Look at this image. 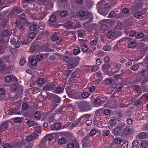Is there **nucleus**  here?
<instances>
[{
	"label": "nucleus",
	"mask_w": 148,
	"mask_h": 148,
	"mask_svg": "<svg viewBox=\"0 0 148 148\" xmlns=\"http://www.w3.org/2000/svg\"><path fill=\"white\" fill-rule=\"evenodd\" d=\"M54 101L53 102L59 104L61 101V98L57 95H53Z\"/></svg>",
	"instance_id": "obj_23"
},
{
	"label": "nucleus",
	"mask_w": 148,
	"mask_h": 148,
	"mask_svg": "<svg viewBox=\"0 0 148 148\" xmlns=\"http://www.w3.org/2000/svg\"><path fill=\"white\" fill-rule=\"evenodd\" d=\"M37 27L36 24H31L29 27V29L30 30L33 31L35 30Z\"/></svg>",
	"instance_id": "obj_53"
},
{
	"label": "nucleus",
	"mask_w": 148,
	"mask_h": 148,
	"mask_svg": "<svg viewBox=\"0 0 148 148\" xmlns=\"http://www.w3.org/2000/svg\"><path fill=\"white\" fill-rule=\"evenodd\" d=\"M25 63V60L24 58H22L19 61V64L21 66H23Z\"/></svg>",
	"instance_id": "obj_62"
},
{
	"label": "nucleus",
	"mask_w": 148,
	"mask_h": 148,
	"mask_svg": "<svg viewBox=\"0 0 148 148\" xmlns=\"http://www.w3.org/2000/svg\"><path fill=\"white\" fill-rule=\"evenodd\" d=\"M68 14V11L66 10H62L60 13V15L62 17H66Z\"/></svg>",
	"instance_id": "obj_40"
},
{
	"label": "nucleus",
	"mask_w": 148,
	"mask_h": 148,
	"mask_svg": "<svg viewBox=\"0 0 148 148\" xmlns=\"http://www.w3.org/2000/svg\"><path fill=\"white\" fill-rule=\"evenodd\" d=\"M20 109L19 108L17 107L13 109H11L9 112L10 115L15 114H21L22 112L19 111Z\"/></svg>",
	"instance_id": "obj_11"
},
{
	"label": "nucleus",
	"mask_w": 148,
	"mask_h": 148,
	"mask_svg": "<svg viewBox=\"0 0 148 148\" xmlns=\"http://www.w3.org/2000/svg\"><path fill=\"white\" fill-rule=\"evenodd\" d=\"M77 70L76 69L71 74V77L70 78V80L71 81L72 79L75 78L76 77V76L77 75Z\"/></svg>",
	"instance_id": "obj_42"
},
{
	"label": "nucleus",
	"mask_w": 148,
	"mask_h": 148,
	"mask_svg": "<svg viewBox=\"0 0 148 148\" xmlns=\"http://www.w3.org/2000/svg\"><path fill=\"white\" fill-rule=\"evenodd\" d=\"M26 124L29 126L31 127L34 125V121L31 120H27V122L25 121Z\"/></svg>",
	"instance_id": "obj_45"
},
{
	"label": "nucleus",
	"mask_w": 148,
	"mask_h": 148,
	"mask_svg": "<svg viewBox=\"0 0 148 148\" xmlns=\"http://www.w3.org/2000/svg\"><path fill=\"white\" fill-rule=\"evenodd\" d=\"M64 89V88L62 86L61 87L60 86H58L57 87L56 86L53 92L57 94H60L63 92Z\"/></svg>",
	"instance_id": "obj_16"
},
{
	"label": "nucleus",
	"mask_w": 148,
	"mask_h": 148,
	"mask_svg": "<svg viewBox=\"0 0 148 148\" xmlns=\"http://www.w3.org/2000/svg\"><path fill=\"white\" fill-rule=\"evenodd\" d=\"M83 147H86L90 145V140L88 138H84L82 140Z\"/></svg>",
	"instance_id": "obj_13"
},
{
	"label": "nucleus",
	"mask_w": 148,
	"mask_h": 148,
	"mask_svg": "<svg viewBox=\"0 0 148 148\" xmlns=\"http://www.w3.org/2000/svg\"><path fill=\"white\" fill-rule=\"evenodd\" d=\"M37 83L38 84L40 85H43L45 83V80L43 78H40L38 79Z\"/></svg>",
	"instance_id": "obj_59"
},
{
	"label": "nucleus",
	"mask_w": 148,
	"mask_h": 148,
	"mask_svg": "<svg viewBox=\"0 0 148 148\" xmlns=\"http://www.w3.org/2000/svg\"><path fill=\"white\" fill-rule=\"evenodd\" d=\"M28 108V105L27 103H23L22 107V111H24Z\"/></svg>",
	"instance_id": "obj_55"
},
{
	"label": "nucleus",
	"mask_w": 148,
	"mask_h": 148,
	"mask_svg": "<svg viewBox=\"0 0 148 148\" xmlns=\"http://www.w3.org/2000/svg\"><path fill=\"white\" fill-rule=\"evenodd\" d=\"M142 15L143 14L142 12L140 11H138L137 12L134 14V16L135 17L138 18L141 17L142 16Z\"/></svg>",
	"instance_id": "obj_51"
},
{
	"label": "nucleus",
	"mask_w": 148,
	"mask_h": 148,
	"mask_svg": "<svg viewBox=\"0 0 148 148\" xmlns=\"http://www.w3.org/2000/svg\"><path fill=\"white\" fill-rule=\"evenodd\" d=\"M31 47L32 51L35 52L38 51L39 49V47L38 45H35L34 43L32 44Z\"/></svg>",
	"instance_id": "obj_18"
},
{
	"label": "nucleus",
	"mask_w": 148,
	"mask_h": 148,
	"mask_svg": "<svg viewBox=\"0 0 148 148\" xmlns=\"http://www.w3.org/2000/svg\"><path fill=\"white\" fill-rule=\"evenodd\" d=\"M97 9L98 13L104 16H106L111 10L110 4L105 2H103L102 3L98 5Z\"/></svg>",
	"instance_id": "obj_1"
},
{
	"label": "nucleus",
	"mask_w": 148,
	"mask_h": 148,
	"mask_svg": "<svg viewBox=\"0 0 148 148\" xmlns=\"http://www.w3.org/2000/svg\"><path fill=\"white\" fill-rule=\"evenodd\" d=\"M122 40V41L124 40L127 42L129 47L130 48H133L136 46V42L134 41H132V38L130 37L123 38Z\"/></svg>",
	"instance_id": "obj_4"
},
{
	"label": "nucleus",
	"mask_w": 148,
	"mask_h": 148,
	"mask_svg": "<svg viewBox=\"0 0 148 148\" xmlns=\"http://www.w3.org/2000/svg\"><path fill=\"white\" fill-rule=\"evenodd\" d=\"M97 77V79L99 80H102L103 79L102 74L101 72L98 71L94 75Z\"/></svg>",
	"instance_id": "obj_24"
},
{
	"label": "nucleus",
	"mask_w": 148,
	"mask_h": 148,
	"mask_svg": "<svg viewBox=\"0 0 148 148\" xmlns=\"http://www.w3.org/2000/svg\"><path fill=\"white\" fill-rule=\"evenodd\" d=\"M121 65L119 63L116 64L115 65V67L118 69V70H116L113 73V75L115 74L116 73H118V71H119V69H121Z\"/></svg>",
	"instance_id": "obj_49"
},
{
	"label": "nucleus",
	"mask_w": 148,
	"mask_h": 148,
	"mask_svg": "<svg viewBox=\"0 0 148 148\" xmlns=\"http://www.w3.org/2000/svg\"><path fill=\"white\" fill-rule=\"evenodd\" d=\"M45 138L46 141H50L53 139V136L51 134H48L45 136Z\"/></svg>",
	"instance_id": "obj_57"
},
{
	"label": "nucleus",
	"mask_w": 148,
	"mask_h": 148,
	"mask_svg": "<svg viewBox=\"0 0 148 148\" xmlns=\"http://www.w3.org/2000/svg\"><path fill=\"white\" fill-rule=\"evenodd\" d=\"M41 114L39 111H36L34 114V117L36 119L39 120L41 116Z\"/></svg>",
	"instance_id": "obj_31"
},
{
	"label": "nucleus",
	"mask_w": 148,
	"mask_h": 148,
	"mask_svg": "<svg viewBox=\"0 0 148 148\" xmlns=\"http://www.w3.org/2000/svg\"><path fill=\"white\" fill-rule=\"evenodd\" d=\"M59 104L55 103V102H52V108H51V110L52 111L56 108L58 105Z\"/></svg>",
	"instance_id": "obj_63"
},
{
	"label": "nucleus",
	"mask_w": 148,
	"mask_h": 148,
	"mask_svg": "<svg viewBox=\"0 0 148 148\" xmlns=\"http://www.w3.org/2000/svg\"><path fill=\"white\" fill-rule=\"evenodd\" d=\"M103 108H100L96 111V113L97 115H102L101 114H103Z\"/></svg>",
	"instance_id": "obj_60"
},
{
	"label": "nucleus",
	"mask_w": 148,
	"mask_h": 148,
	"mask_svg": "<svg viewBox=\"0 0 148 148\" xmlns=\"http://www.w3.org/2000/svg\"><path fill=\"white\" fill-rule=\"evenodd\" d=\"M13 146L15 148H19L23 146V143L21 142L16 141L13 143Z\"/></svg>",
	"instance_id": "obj_26"
},
{
	"label": "nucleus",
	"mask_w": 148,
	"mask_h": 148,
	"mask_svg": "<svg viewBox=\"0 0 148 148\" xmlns=\"http://www.w3.org/2000/svg\"><path fill=\"white\" fill-rule=\"evenodd\" d=\"M114 33L113 32L109 31L107 33V36L108 38L111 39L114 37Z\"/></svg>",
	"instance_id": "obj_41"
},
{
	"label": "nucleus",
	"mask_w": 148,
	"mask_h": 148,
	"mask_svg": "<svg viewBox=\"0 0 148 148\" xmlns=\"http://www.w3.org/2000/svg\"><path fill=\"white\" fill-rule=\"evenodd\" d=\"M3 41L2 39H0V54H3L5 51L4 47L3 45Z\"/></svg>",
	"instance_id": "obj_27"
},
{
	"label": "nucleus",
	"mask_w": 148,
	"mask_h": 148,
	"mask_svg": "<svg viewBox=\"0 0 148 148\" xmlns=\"http://www.w3.org/2000/svg\"><path fill=\"white\" fill-rule=\"evenodd\" d=\"M8 127V123H4L0 125V128H2L3 130V129H6Z\"/></svg>",
	"instance_id": "obj_58"
},
{
	"label": "nucleus",
	"mask_w": 148,
	"mask_h": 148,
	"mask_svg": "<svg viewBox=\"0 0 148 148\" xmlns=\"http://www.w3.org/2000/svg\"><path fill=\"white\" fill-rule=\"evenodd\" d=\"M42 49L44 51L46 52H51L53 51V50L50 49L49 48L48 46L46 45H43L42 47Z\"/></svg>",
	"instance_id": "obj_39"
},
{
	"label": "nucleus",
	"mask_w": 148,
	"mask_h": 148,
	"mask_svg": "<svg viewBox=\"0 0 148 148\" xmlns=\"http://www.w3.org/2000/svg\"><path fill=\"white\" fill-rule=\"evenodd\" d=\"M84 18L85 19L88 20V21H87L88 22H90L92 21L93 14L90 12L87 11L86 12L85 14Z\"/></svg>",
	"instance_id": "obj_6"
},
{
	"label": "nucleus",
	"mask_w": 148,
	"mask_h": 148,
	"mask_svg": "<svg viewBox=\"0 0 148 148\" xmlns=\"http://www.w3.org/2000/svg\"><path fill=\"white\" fill-rule=\"evenodd\" d=\"M148 146L147 143L146 141H143L140 144L141 148H146Z\"/></svg>",
	"instance_id": "obj_52"
},
{
	"label": "nucleus",
	"mask_w": 148,
	"mask_h": 148,
	"mask_svg": "<svg viewBox=\"0 0 148 148\" xmlns=\"http://www.w3.org/2000/svg\"><path fill=\"white\" fill-rule=\"evenodd\" d=\"M74 23L73 21H68L64 24V26L67 29L74 28L75 27Z\"/></svg>",
	"instance_id": "obj_12"
},
{
	"label": "nucleus",
	"mask_w": 148,
	"mask_h": 148,
	"mask_svg": "<svg viewBox=\"0 0 148 148\" xmlns=\"http://www.w3.org/2000/svg\"><path fill=\"white\" fill-rule=\"evenodd\" d=\"M3 59L2 58H0V71H2L5 70L6 68V66H3Z\"/></svg>",
	"instance_id": "obj_25"
},
{
	"label": "nucleus",
	"mask_w": 148,
	"mask_h": 148,
	"mask_svg": "<svg viewBox=\"0 0 148 148\" xmlns=\"http://www.w3.org/2000/svg\"><path fill=\"white\" fill-rule=\"evenodd\" d=\"M80 46L81 47V49L82 51L83 52L87 53L89 48L87 45L84 44H81Z\"/></svg>",
	"instance_id": "obj_22"
},
{
	"label": "nucleus",
	"mask_w": 148,
	"mask_h": 148,
	"mask_svg": "<svg viewBox=\"0 0 148 148\" xmlns=\"http://www.w3.org/2000/svg\"><path fill=\"white\" fill-rule=\"evenodd\" d=\"M1 33L2 36L3 37H5L8 36L9 35L10 32L8 30L5 29L1 31Z\"/></svg>",
	"instance_id": "obj_36"
},
{
	"label": "nucleus",
	"mask_w": 148,
	"mask_h": 148,
	"mask_svg": "<svg viewBox=\"0 0 148 148\" xmlns=\"http://www.w3.org/2000/svg\"><path fill=\"white\" fill-rule=\"evenodd\" d=\"M31 18L33 19L37 20H40V15L38 14H32L30 16Z\"/></svg>",
	"instance_id": "obj_30"
},
{
	"label": "nucleus",
	"mask_w": 148,
	"mask_h": 148,
	"mask_svg": "<svg viewBox=\"0 0 148 148\" xmlns=\"http://www.w3.org/2000/svg\"><path fill=\"white\" fill-rule=\"evenodd\" d=\"M81 96L84 99L88 98L89 96V93L86 92H83L82 93Z\"/></svg>",
	"instance_id": "obj_44"
},
{
	"label": "nucleus",
	"mask_w": 148,
	"mask_h": 148,
	"mask_svg": "<svg viewBox=\"0 0 148 148\" xmlns=\"http://www.w3.org/2000/svg\"><path fill=\"white\" fill-rule=\"evenodd\" d=\"M112 111L109 109H106L103 111V114L105 115H108L111 113Z\"/></svg>",
	"instance_id": "obj_50"
},
{
	"label": "nucleus",
	"mask_w": 148,
	"mask_h": 148,
	"mask_svg": "<svg viewBox=\"0 0 148 148\" xmlns=\"http://www.w3.org/2000/svg\"><path fill=\"white\" fill-rule=\"evenodd\" d=\"M110 68L111 66L109 64H103L102 65V70L103 71H106Z\"/></svg>",
	"instance_id": "obj_38"
},
{
	"label": "nucleus",
	"mask_w": 148,
	"mask_h": 148,
	"mask_svg": "<svg viewBox=\"0 0 148 148\" xmlns=\"http://www.w3.org/2000/svg\"><path fill=\"white\" fill-rule=\"evenodd\" d=\"M77 106L78 109L82 112L88 111L91 109L90 102L86 101H80Z\"/></svg>",
	"instance_id": "obj_2"
},
{
	"label": "nucleus",
	"mask_w": 148,
	"mask_h": 148,
	"mask_svg": "<svg viewBox=\"0 0 148 148\" xmlns=\"http://www.w3.org/2000/svg\"><path fill=\"white\" fill-rule=\"evenodd\" d=\"M100 23L102 24L101 26V30L104 31L108 30V24H109L107 22V21L106 20H103L100 21Z\"/></svg>",
	"instance_id": "obj_7"
},
{
	"label": "nucleus",
	"mask_w": 148,
	"mask_h": 148,
	"mask_svg": "<svg viewBox=\"0 0 148 148\" xmlns=\"http://www.w3.org/2000/svg\"><path fill=\"white\" fill-rule=\"evenodd\" d=\"M66 141L64 137H62L61 138L59 139L58 142V144L60 145H62L65 144Z\"/></svg>",
	"instance_id": "obj_29"
},
{
	"label": "nucleus",
	"mask_w": 148,
	"mask_h": 148,
	"mask_svg": "<svg viewBox=\"0 0 148 148\" xmlns=\"http://www.w3.org/2000/svg\"><path fill=\"white\" fill-rule=\"evenodd\" d=\"M70 62L75 67L79 63V60L76 58H72Z\"/></svg>",
	"instance_id": "obj_34"
},
{
	"label": "nucleus",
	"mask_w": 148,
	"mask_h": 148,
	"mask_svg": "<svg viewBox=\"0 0 148 148\" xmlns=\"http://www.w3.org/2000/svg\"><path fill=\"white\" fill-rule=\"evenodd\" d=\"M1 146L4 148H15L13 146V143H3L2 144Z\"/></svg>",
	"instance_id": "obj_17"
},
{
	"label": "nucleus",
	"mask_w": 148,
	"mask_h": 148,
	"mask_svg": "<svg viewBox=\"0 0 148 148\" xmlns=\"http://www.w3.org/2000/svg\"><path fill=\"white\" fill-rule=\"evenodd\" d=\"M90 116L91 115L89 114L83 115L78 119V122L81 123L82 122L84 121L86 119H88Z\"/></svg>",
	"instance_id": "obj_10"
},
{
	"label": "nucleus",
	"mask_w": 148,
	"mask_h": 148,
	"mask_svg": "<svg viewBox=\"0 0 148 148\" xmlns=\"http://www.w3.org/2000/svg\"><path fill=\"white\" fill-rule=\"evenodd\" d=\"M55 87V84L53 82H51L46 84L44 86L43 88L45 90L52 91L53 92Z\"/></svg>",
	"instance_id": "obj_5"
},
{
	"label": "nucleus",
	"mask_w": 148,
	"mask_h": 148,
	"mask_svg": "<svg viewBox=\"0 0 148 148\" xmlns=\"http://www.w3.org/2000/svg\"><path fill=\"white\" fill-rule=\"evenodd\" d=\"M45 24L43 22H40L38 25V27L40 29H42L45 27Z\"/></svg>",
	"instance_id": "obj_61"
},
{
	"label": "nucleus",
	"mask_w": 148,
	"mask_h": 148,
	"mask_svg": "<svg viewBox=\"0 0 148 148\" xmlns=\"http://www.w3.org/2000/svg\"><path fill=\"white\" fill-rule=\"evenodd\" d=\"M101 102V100L99 98L96 99L94 101V103L96 107L100 106Z\"/></svg>",
	"instance_id": "obj_28"
},
{
	"label": "nucleus",
	"mask_w": 148,
	"mask_h": 148,
	"mask_svg": "<svg viewBox=\"0 0 148 148\" xmlns=\"http://www.w3.org/2000/svg\"><path fill=\"white\" fill-rule=\"evenodd\" d=\"M29 61L30 62V65L35 66L37 64V61L35 59H32L31 60L29 59Z\"/></svg>",
	"instance_id": "obj_37"
},
{
	"label": "nucleus",
	"mask_w": 148,
	"mask_h": 148,
	"mask_svg": "<svg viewBox=\"0 0 148 148\" xmlns=\"http://www.w3.org/2000/svg\"><path fill=\"white\" fill-rule=\"evenodd\" d=\"M7 21L6 19H4L0 23V25L3 28H5L7 25Z\"/></svg>",
	"instance_id": "obj_43"
},
{
	"label": "nucleus",
	"mask_w": 148,
	"mask_h": 148,
	"mask_svg": "<svg viewBox=\"0 0 148 148\" xmlns=\"http://www.w3.org/2000/svg\"><path fill=\"white\" fill-rule=\"evenodd\" d=\"M121 132L120 128L119 127H117L115 128L114 130V133L115 135L116 136L119 135Z\"/></svg>",
	"instance_id": "obj_32"
},
{
	"label": "nucleus",
	"mask_w": 148,
	"mask_h": 148,
	"mask_svg": "<svg viewBox=\"0 0 148 148\" xmlns=\"http://www.w3.org/2000/svg\"><path fill=\"white\" fill-rule=\"evenodd\" d=\"M19 19L21 21V22L23 23H26V19L25 18V13H23L18 16Z\"/></svg>",
	"instance_id": "obj_19"
},
{
	"label": "nucleus",
	"mask_w": 148,
	"mask_h": 148,
	"mask_svg": "<svg viewBox=\"0 0 148 148\" xmlns=\"http://www.w3.org/2000/svg\"><path fill=\"white\" fill-rule=\"evenodd\" d=\"M61 127V124L60 123H57L54 124L53 127H51L50 128L52 130H57L60 129Z\"/></svg>",
	"instance_id": "obj_21"
},
{
	"label": "nucleus",
	"mask_w": 148,
	"mask_h": 148,
	"mask_svg": "<svg viewBox=\"0 0 148 148\" xmlns=\"http://www.w3.org/2000/svg\"><path fill=\"white\" fill-rule=\"evenodd\" d=\"M148 50V47L146 45H144L140 49V51L143 53H146Z\"/></svg>",
	"instance_id": "obj_33"
},
{
	"label": "nucleus",
	"mask_w": 148,
	"mask_h": 148,
	"mask_svg": "<svg viewBox=\"0 0 148 148\" xmlns=\"http://www.w3.org/2000/svg\"><path fill=\"white\" fill-rule=\"evenodd\" d=\"M134 88L135 90L137 92H139L141 91V88L140 86L139 85H135Z\"/></svg>",
	"instance_id": "obj_64"
},
{
	"label": "nucleus",
	"mask_w": 148,
	"mask_h": 148,
	"mask_svg": "<svg viewBox=\"0 0 148 148\" xmlns=\"http://www.w3.org/2000/svg\"><path fill=\"white\" fill-rule=\"evenodd\" d=\"M68 148H79V144L77 141H73L67 145Z\"/></svg>",
	"instance_id": "obj_14"
},
{
	"label": "nucleus",
	"mask_w": 148,
	"mask_h": 148,
	"mask_svg": "<svg viewBox=\"0 0 148 148\" xmlns=\"http://www.w3.org/2000/svg\"><path fill=\"white\" fill-rule=\"evenodd\" d=\"M132 130L128 127H126L124 129L123 131V134L126 136H128L131 134Z\"/></svg>",
	"instance_id": "obj_20"
},
{
	"label": "nucleus",
	"mask_w": 148,
	"mask_h": 148,
	"mask_svg": "<svg viewBox=\"0 0 148 148\" xmlns=\"http://www.w3.org/2000/svg\"><path fill=\"white\" fill-rule=\"evenodd\" d=\"M56 17L55 15H51L47 23L48 25L51 27L53 26L54 25L53 23L56 21Z\"/></svg>",
	"instance_id": "obj_9"
},
{
	"label": "nucleus",
	"mask_w": 148,
	"mask_h": 148,
	"mask_svg": "<svg viewBox=\"0 0 148 148\" xmlns=\"http://www.w3.org/2000/svg\"><path fill=\"white\" fill-rule=\"evenodd\" d=\"M139 68V66L138 64H135L131 66L130 69L134 71L137 70Z\"/></svg>",
	"instance_id": "obj_47"
},
{
	"label": "nucleus",
	"mask_w": 148,
	"mask_h": 148,
	"mask_svg": "<svg viewBox=\"0 0 148 148\" xmlns=\"http://www.w3.org/2000/svg\"><path fill=\"white\" fill-rule=\"evenodd\" d=\"M72 59L70 56H65L64 58V60L67 62H70Z\"/></svg>",
	"instance_id": "obj_48"
},
{
	"label": "nucleus",
	"mask_w": 148,
	"mask_h": 148,
	"mask_svg": "<svg viewBox=\"0 0 148 148\" xmlns=\"http://www.w3.org/2000/svg\"><path fill=\"white\" fill-rule=\"evenodd\" d=\"M23 11V10L21 7L18 6H14L12 8L8 16H9L17 15L22 12Z\"/></svg>",
	"instance_id": "obj_3"
},
{
	"label": "nucleus",
	"mask_w": 148,
	"mask_h": 148,
	"mask_svg": "<svg viewBox=\"0 0 148 148\" xmlns=\"http://www.w3.org/2000/svg\"><path fill=\"white\" fill-rule=\"evenodd\" d=\"M145 36V34L144 33L140 32L138 33L136 36V38L137 39H140L143 38Z\"/></svg>",
	"instance_id": "obj_54"
},
{
	"label": "nucleus",
	"mask_w": 148,
	"mask_h": 148,
	"mask_svg": "<svg viewBox=\"0 0 148 148\" xmlns=\"http://www.w3.org/2000/svg\"><path fill=\"white\" fill-rule=\"evenodd\" d=\"M66 90L69 97L72 98L73 96L75 89L72 88L71 86H68L66 87Z\"/></svg>",
	"instance_id": "obj_8"
},
{
	"label": "nucleus",
	"mask_w": 148,
	"mask_h": 148,
	"mask_svg": "<svg viewBox=\"0 0 148 148\" xmlns=\"http://www.w3.org/2000/svg\"><path fill=\"white\" fill-rule=\"evenodd\" d=\"M48 13H49L47 12H44L41 14H39L40 16L39 20H41L43 19L45 16H46Z\"/></svg>",
	"instance_id": "obj_46"
},
{
	"label": "nucleus",
	"mask_w": 148,
	"mask_h": 148,
	"mask_svg": "<svg viewBox=\"0 0 148 148\" xmlns=\"http://www.w3.org/2000/svg\"><path fill=\"white\" fill-rule=\"evenodd\" d=\"M62 38L58 37L55 34H53L51 37V40L53 41H56L57 43H60L62 42Z\"/></svg>",
	"instance_id": "obj_15"
},
{
	"label": "nucleus",
	"mask_w": 148,
	"mask_h": 148,
	"mask_svg": "<svg viewBox=\"0 0 148 148\" xmlns=\"http://www.w3.org/2000/svg\"><path fill=\"white\" fill-rule=\"evenodd\" d=\"M3 59V63L5 64V65L7 64V63H8L10 61V58L9 56H5L2 58Z\"/></svg>",
	"instance_id": "obj_35"
},
{
	"label": "nucleus",
	"mask_w": 148,
	"mask_h": 148,
	"mask_svg": "<svg viewBox=\"0 0 148 148\" xmlns=\"http://www.w3.org/2000/svg\"><path fill=\"white\" fill-rule=\"evenodd\" d=\"M96 87V84L95 85H93L89 87L88 88V91L90 92H92L95 90Z\"/></svg>",
	"instance_id": "obj_56"
}]
</instances>
